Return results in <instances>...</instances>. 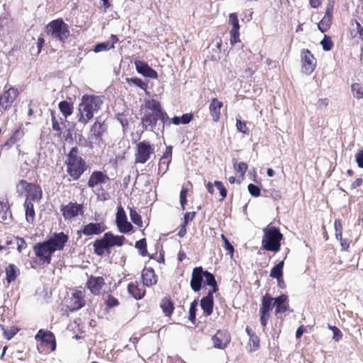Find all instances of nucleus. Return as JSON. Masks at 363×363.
I'll list each match as a JSON object with an SVG mask.
<instances>
[{"label": "nucleus", "mask_w": 363, "mask_h": 363, "mask_svg": "<svg viewBox=\"0 0 363 363\" xmlns=\"http://www.w3.org/2000/svg\"><path fill=\"white\" fill-rule=\"evenodd\" d=\"M68 240V236L64 233H54L48 240L37 243L33 251L42 264H50L52 254L62 250Z\"/></svg>", "instance_id": "obj_1"}, {"label": "nucleus", "mask_w": 363, "mask_h": 363, "mask_svg": "<svg viewBox=\"0 0 363 363\" xmlns=\"http://www.w3.org/2000/svg\"><path fill=\"white\" fill-rule=\"evenodd\" d=\"M102 104L103 101L99 96H83L77 114L78 121L84 125L86 124L94 117V113L99 111Z\"/></svg>", "instance_id": "obj_2"}, {"label": "nucleus", "mask_w": 363, "mask_h": 363, "mask_svg": "<svg viewBox=\"0 0 363 363\" xmlns=\"http://www.w3.org/2000/svg\"><path fill=\"white\" fill-rule=\"evenodd\" d=\"M264 236L262 240V247L264 250L277 252L279 251L283 235L279 230L274 226H269L263 229Z\"/></svg>", "instance_id": "obj_3"}, {"label": "nucleus", "mask_w": 363, "mask_h": 363, "mask_svg": "<svg viewBox=\"0 0 363 363\" xmlns=\"http://www.w3.org/2000/svg\"><path fill=\"white\" fill-rule=\"evenodd\" d=\"M67 172L74 179H77L85 171L86 163L78 156L77 148L73 147L67 155Z\"/></svg>", "instance_id": "obj_4"}, {"label": "nucleus", "mask_w": 363, "mask_h": 363, "mask_svg": "<svg viewBox=\"0 0 363 363\" xmlns=\"http://www.w3.org/2000/svg\"><path fill=\"white\" fill-rule=\"evenodd\" d=\"M46 33L52 38L62 42L69 36V26L61 18L50 22L46 27Z\"/></svg>", "instance_id": "obj_5"}, {"label": "nucleus", "mask_w": 363, "mask_h": 363, "mask_svg": "<svg viewBox=\"0 0 363 363\" xmlns=\"http://www.w3.org/2000/svg\"><path fill=\"white\" fill-rule=\"evenodd\" d=\"M154 152V148L151 146L149 142L142 141L140 142L136 147L135 152V163L144 164L150 157L151 154Z\"/></svg>", "instance_id": "obj_6"}, {"label": "nucleus", "mask_w": 363, "mask_h": 363, "mask_svg": "<svg viewBox=\"0 0 363 363\" xmlns=\"http://www.w3.org/2000/svg\"><path fill=\"white\" fill-rule=\"evenodd\" d=\"M106 130V126L104 123H101L99 121H96L91 128V134L89 137V147L92 148L94 147V144L100 145L102 141V135Z\"/></svg>", "instance_id": "obj_7"}, {"label": "nucleus", "mask_w": 363, "mask_h": 363, "mask_svg": "<svg viewBox=\"0 0 363 363\" xmlns=\"http://www.w3.org/2000/svg\"><path fill=\"white\" fill-rule=\"evenodd\" d=\"M18 94L17 89L10 87L0 95V116L10 108Z\"/></svg>", "instance_id": "obj_8"}, {"label": "nucleus", "mask_w": 363, "mask_h": 363, "mask_svg": "<svg viewBox=\"0 0 363 363\" xmlns=\"http://www.w3.org/2000/svg\"><path fill=\"white\" fill-rule=\"evenodd\" d=\"M301 57V72L306 74H311L315 68L316 60L308 50H303Z\"/></svg>", "instance_id": "obj_9"}, {"label": "nucleus", "mask_w": 363, "mask_h": 363, "mask_svg": "<svg viewBox=\"0 0 363 363\" xmlns=\"http://www.w3.org/2000/svg\"><path fill=\"white\" fill-rule=\"evenodd\" d=\"M213 347L218 350H224L230 344L231 336L225 330H219L211 337Z\"/></svg>", "instance_id": "obj_10"}, {"label": "nucleus", "mask_w": 363, "mask_h": 363, "mask_svg": "<svg viewBox=\"0 0 363 363\" xmlns=\"http://www.w3.org/2000/svg\"><path fill=\"white\" fill-rule=\"evenodd\" d=\"M116 222L121 233H127L133 228L131 223L127 220L125 212L121 206L118 207Z\"/></svg>", "instance_id": "obj_11"}, {"label": "nucleus", "mask_w": 363, "mask_h": 363, "mask_svg": "<svg viewBox=\"0 0 363 363\" xmlns=\"http://www.w3.org/2000/svg\"><path fill=\"white\" fill-rule=\"evenodd\" d=\"M203 276L204 271L203 270L202 267H199L193 269L190 286L194 291H199L201 289L202 283L203 281Z\"/></svg>", "instance_id": "obj_12"}, {"label": "nucleus", "mask_w": 363, "mask_h": 363, "mask_svg": "<svg viewBox=\"0 0 363 363\" xmlns=\"http://www.w3.org/2000/svg\"><path fill=\"white\" fill-rule=\"evenodd\" d=\"M61 211L65 219H72L82 213V206L77 203H69L62 206Z\"/></svg>", "instance_id": "obj_13"}, {"label": "nucleus", "mask_w": 363, "mask_h": 363, "mask_svg": "<svg viewBox=\"0 0 363 363\" xmlns=\"http://www.w3.org/2000/svg\"><path fill=\"white\" fill-rule=\"evenodd\" d=\"M135 66L137 72L145 77L151 79H157L158 77L157 72L144 61L135 60Z\"/></svg>", "instance_id": "obj_14"}, {"label": "nucleus", "mask_w": 363, "mask_h": 363, "mask_svg": "<svg viewBox=\"0 0 363 363\" xmlns=\"http://www.w3.org/2000/svg\"><path fill=\"white\" fill-rule=\"evenodd\" d=\"M108 177L100 171L94 172L88 181V186L94 189L98 186H101L104 184L108 181Z\"/></svg>", "instance_id": "obj_15"}, {"label": "nucleus", "mask_w": 363, "mask_h": 363, "mask_svg": "<svg viewBox=\"0 0 363 363\" xmlns=\"http://www.w3.org/2000/svg\"><path fill=\"white\" fill-rule=\"evenodd\" d=\"M105 285V281L101 277L91 276L86 282L87 288L90 290L91 294L94 295L100 294L103 286Z\"/></svg>", "instance_id": "obj_16"}, {"label": "nucleus", "mask_w": 363, "mask_h": 363, "mask_svg": "<svg viewBox=\"0 0 363 363\" xmlns=\"http://www.w3.org/2000/svg\"><path fill=\"white\" fill-rule=\"evenodd\" d=\"M172 147L169 146L166 148L162 157L160 159L158 164V173L163 175L169 169V164L172 158Z\"/></svg>", "instance_id": "obj_17"}, {"label": "nucleus", "mask_w": 363, "mask_h": 363, "mask_svg": "<svg viewBox=\"0 0 363 363\" xmlns=\"http://www.w3.org/2000/svg\"><path fill=\"white\" fill-rule=\"evenodd\" d=\"M94 252L98 255H103L105 252L109 253V249L111 247L108 240L104 234L101 239L96 240L94 242Z\"/></svg>", "instance_id": "obj_18"}, {"label": "nucleus", "mask_w": 363, "mask_h": 363, "mask_svg": "<svg viewBox=\"0 0 363 363\" xmlns=\"http://www.w3.org/2000/svg\"><path fill=\"white\" fill-rule=\"evenodd\" d=\"M333 5L328 4L325 16L318 23V27L322 33L326 32L330 27L332 23Z\"/></svg>", "instance_id": "obj_19"}, {"label": "nucleus", "mask_w": 363, "mask_h": 363, "mask_svg": "<svg viewBox=\"0 0 363 363\" xmlns=\"http://www.w3.org/2000/svg\"><path fill=\"white\" fill-rule=\"evenodd\" d=\"M156 116L157 113L150 111L145 112L142 118V123L145 130H153L157 121V116Z\"/></svg>", "instance_id": "obj_20"}, {"label": "nucleus", "mask_w": 363, "mask_h": 363, "mask_svg": "<svg viewBox=\"0 0 363 363\" xmlns=\"http://www.w3.org/2000/svg\"><path fill=\"white\" fill-rule=\"evenodd\" d=\"M142 279L143 285L147 286H152L157 281V276L152 268H145L142 271Z\"/></svg>", "instance_id": "obj_21"}, {"label": "nucleus", "mask_w": 363, "mask_h": 363, "mask_svg": "<svg viewBox=\"0 0 363 363\" xmlns=\"http://www.w3.org/2000/svg\"><path fill=\"white\" fill-rule=\"evenodd\" d=\"M213 294L208 292V294L201 300V307L206 315H210L213 308Z\"/></svg>", "instance_id": "obj_22"}, {"label": "nucleus", "mask_w": 363, "mask_h": 363, "mask_svg": "<svg viewBox=\"0 0 363 363\" xmlns=\"http://www.w3.org/2000/svg\"><path fill=\"white\" fill-rule=\"evenodd\" d=\"M223 106V103L214 98L211 100L209 105V111L213 121L218 122L220 119V108Z\"/></svg>", "instance_id": "obj_23"}, {"label": "nucleus", "mask_w": 363, "mask_h": 363, "mask_svg": "<svg viewBox=\"0 0 363 363\" xmlns=\"http://www.w3.org/2000/svg\"><path fill=\"white\" fill-rule=\"evenodd\" d=\"M104 231V225L101 223H89L86 225L82 233L86 235H99Z\"/></svg>", "instance_id": "obj_24"}, {"label": "nucleus", "mask_w": 363, "mask_h": 363, "mask_svg": "<svg viewBox=\"0 0 363 363\" xmlns=\"http://www.w3.org/2000/svg\"><path fill=\"white\" fill-rule=\"evenodd\" d=\"M118 39L116 35H111L109 40L96 45L94 48V51L95 52H99L109 50L110 49L114 48V45L118 42Z\"/></svg>", "instance_id": "obj_25"}, {"label": "nucleus", "mask_w": 363, "mask_h": 363, "mask_svg": "<svg viewBox=\"0 0 363 363\" xmlns=\"http://www.w3.org/2000/svg\"><path fill=\"white\" fill-rule=\"evenodd\" d=\"M71 303L72 311L79 310L84 306V296L81 291H76L72 294Z\"/></svg>", "instance_id": "obj_26"}, {"label": "nucleus", "mask_w": 363, "mask_h": 363, "mask_svg": "<svg viewBox=\"0 0 363 363\" xmlns=\"http://www.w3.org/2000/svg\"><path fill=\"white\" fill-rule=\"evenodd\" d=\"M274 306L276 314L285 312L288 308L287 296L283 294L274 298Z\"/></svg>", "instance_id": "obj_27"}, {"label": "nucleus", "mask_w": 363, "mask_h": 363, "mask_svg": "<svg viewBox=\"0 0 363 363\" xmlns=\"http://www.w3.org/2000/svg\"><path fill=\"white\" fill-rule=\"evenodd\" d=\"M128 291L135 299H141L145 294V291L139 288L137 282L130 283L128 286Z\"/></svg>", "instance_id": "obj_28"}, {"label": "nucleus", "mask_w": 363, "mask_h": 363, "mask_svg": "<svg viewBox=\"0 0 363 363\" xmlns=\"http://www.w3.org/2000/svg\"><path fill=\"white\" fill-rule=\"evenodd\" d=\"M274 306V298L268 294L264 295L262 299V306L260 308V313L269 314L272 310Z\"/></svg>", "instance_id": "obj_29"}, {"label": "nucleus", "mask_w": 363, "mask_h": 363, "mask_svg": "<svg viewBox=\"0 0 363 363\" xmlns=\"http://www.w3.org/2000/svg\"><path fill=\"white\" fill-rule=\"evenodd\" d=\"M25 131L22 126L18 128L10 138L5 143L4 146L11 147L12 145L20 141L24 136Z\"/></svg>", "instance_id": "obj_30"}, {"label": "nucleus", "mask_w": 363, "mask_h": 363, "mask_svg": "<svg viewBox=\"0 0 363 363\" xmlns=\"http://www.w3.org/2000/svg\"><path fill=\"white\" fill-rule=\"evenodd\" d=\"M5 272L6 275V281L8 283H11L15 281L16 277L20 274L18 268L13 264H10L6 268Z\"/></svg>", "instance_id": "obj_31"}, {"label": "nucleus", "mask_w": 363, "mask_h": 363, "mask_svg": "<svg viewBox=\"0 0 363 363\" xmlns=\"http://www.w3.org/2000/svg\"><path fill=\"white\" fill-rule=\"evenodd\" d=\"M24 208L26 211V219L28 223H33L35 220V211L32 202L26 199L24 202Z\"/></svg>", "instance_id": "obj_32"}, {"label": "nucleus", "mask_w": 363, "mask_h": 363, "mask_svg": "<svg viewBox=\"0 0 363 363\" xmlns=\"http://www.w3.org/2000/svg\"><path fill=\"white\" fill-rule=\"evenodd\" d=\"M28 190H34L36 192L35 185L24 180H21L16 185V191L19 194H27Z\"/></svg>", "instance_id": "obj_33"}, {"label": "nucleus", "mask_w": 363, "mask_h": 363, "mask_svg": "<svg viewBox=\"0 0 363 363\" xmlns=\"http://www.w3.org/2000/svg\"><path fill=\"white\" fill-rule=\"evenodd\" d=\"M106 235L109 241L111 247L122 246L125 240V238L123 235H114L111 233H106Z\"/></svg>", "instance_id": "obj_34"}, {"label": "nucleus", "mask_w": 363, "mask_h": 363, "mask_svg": "<svg viewBox=\"0 0 363 363\" xmlns=\"http://www.w3.org/2000/svg\"><path fill=\"white\" fill-rule=\"evenodd\" d=\"M203 279H205L206 283L208 286H212V289L208 292H212V294L216 293L218 290V287L214 276L208 271H204Z\"/></svg>", "instance_id": "obj_35"}, {"label": "nucleus", "mask_w": 363, "mask_h": 363, "mask_svg": "<svg viewBox=\"0 0 363 363\" xmlns=\"http://www.w3.org/2000/svg\"><path fill=\"white\" fill-rule=\"evenodd\" d=\"M193 116L191 113L183 114L181 117L174 116L172 118V123L174 125L188 124L192 120Z\"/></svg>", "instance_id": "obj_36"}, {"label": "nucleus", "mask_w": 363, "mask_h": 363, "mask_svg": "<svg viewBox=\"0 0 363 363\" xmlns=\"http://www.w3.org/2000/svg\"><path fill=\"white\" fill-rule=\"evenodd\" d=\"M160 306L164 312V313L167 316H169L174 310V306L172 302L170 301V299L164 298L162 300Z\"/></svg>", "instance_id": "obj_37"}, {"label": "nucleus", "mask_w": 363, "mask_h": 363, "mask_svg": "<svg viewBox=\"0 0 363 363\" xmlns=\"http://www.w3.org/2000/svg\"><path fill=\"white\" fill-rule=\"evenodd\" d=\"M248 351L252 352L257 350L259 348V338L256 334L252 335L249 337V342L247 344Z\"/></svg>", "instance_id": "obj_38"}, {"label": "nucleus", "mask_w": 363, "mask_h": 363, "mask_svg": "<svg viewBox=\"0 0 363 363\" xmlns=\"http://www.w3.org/2000/svg\"><path fill=\"white\" fill-rule=\"evenodd\" d=\"M59 108L62 115L67 118L72 113L73 107L71 104L66 101L60 102Z\"/></svg>", "instance_id": "obj_39"}, {"label": "nucleus", "mask_w": 363, "mask_h": 363, "mask_svg": "<svg viewBox=\"0 0 363 363\" xmlns=\"http://www.w3.org/2000/svg\"><path fill=\"white\" fill-rule=\"evenodd\" d=\"M127 83L132 86H135L145 91L147 88V84L144 82L142 79L138 77L126 78Z\"/></svg>", "instance_id": "obj_40"}, {"label": "nucleus", "mask_w": 363, "mask_h": 363, "mask_svg": "<svg viewBox=\"0 0 363 363\" xmlns=\"http://www.w3.org/2000/svg\"><path fill=\"white\" fill-rule=\"evenodd\" d=\"M284 261L276 264L271 270L269 276L272 278H280L283 276Z\"/></svg>", "instance_id": "obj_41"}, {"label": "nucleus", "mask_w": 363, "mask_h": 363, "mask_svg": "<svg viewBox=\"0 0 363 363\" xmlns=\"http://www.w3.org/2000/svg\"><path fill=\"white\" fill-rule=\"evenodd\" d=\"M352 94L356 99L363 98V84L360 83H354L351 86Z\"/></svg>", "instance_id": "obj_42"}, {"label": "nucleus", "mask_w": 363, "mask_h": 363, "mask_svg": "<svg viewBox=\"0 0 363 363\" xmlns=\"http://www.w3.org/2000/svg\"><path fill=\"white\" fill-rule=\"evenodd\" d=\"M43 342L46 343L47 346L50 349L52 352L55 350L56 342L55 336L51 332H48V333L45 335V338L43 340Z\"/></svg>", "instance_id": "obj_43"}, {"label": "nucleus", "mask_w": 363, "mask_h": 363, "mask_svg": "<svg viewBox=\"0 0 363 363\" xmlns=\"http://www.w3.org/2000/svg\"><path fill=\"white\" fill-rule=\"evenodd\" d=\"M146 108L150 111H152L151 113H157L162 110L160 103L154 99L147 101L146 102Z\"/></svg>", "instance_id": "obj_44"}, {"label": "nucleus", "mask_w": 363, "mask_h": 363, "mask_svg": "<svg viewBox=\"0 0 363 363\" xmlns=\"http://www.w3.org/2000/svg\"><path fill=\"white\" fill-rule=\"evenodd\" d=\"M135 247L139 250L141 256L145 257L148 255L145 239H141L135 242Z\"/></svg>", "instance_id": "obj_45"}, {"label": "nucleus", "mask_w": 363, "mask_h": 363, "mask_svg": "<svg viewBox=\"0 0 363 363\" xmlns=\"http://www.w3.org/2000/svg\"><path fill=\"white\" fill-rule=\"evenodd\" d=\"M130 217L133 223L138 225L139 227H142L143 222L141 216L137 213L135 210L130 208Z\"/></svg>", "instance_id": "obj_46"}, {"label": "nucleus", "mask_w": 363, "mask_h": 363, "mask_svg": "<svg viewBox=\"0 0 363 363\" xmlns=\"http://www.w3.org/2000/svg\"><path fill=\"white\" fill-rule=\"evenodd\" d=\"M236 128L239 132H241L244 134H248L249 130L247 127L245 122H243L240 120V117L236 118Z\"/></svg>", "instance_id": "obj_47"}, {"label": "nucleus", "mask_w": 363, "mask_h": 363, "mask_svg": "<svg viewBox=\"0 0 363 363\" xmlns=\"http://www.w3.org/2000/svg\"><path fill=\"white\" fill-rule=\"evenodd\" d=\"M156 116H157V121L160 120L164 125H169L172 123V120L169 121L168 115L162 109L160 112L157 113Z\"/></svg>", "instance_id": "obj_48"}, {"label": "nucleus", "mask_w": 363, "mask_h": 363, "mask_svg": "<svg viewBox=\"0 0 363 363\" xmlns=\"http://www.w3.org/2000/svg\"><path fill=\"white\" fill-rule=\"evenodd\" d=\"M36 192L34 190H28V192H27V198L28 200H30V198H32L33 201L35 200H39L41 198V191L40 190V188L35 185Z\"/></svg>", "instance_id": "obj_49"}, {"label": "nucleus", "mask_w": 363, "mask_h": 363, "mask_svg": "<svg viewBox=\"0 0 363 363\" xmlns=\"http://www.w3.org/2000/svg\"><path fill=\"white\" fill-rule=\"evenodd\" d=\"M234 169L243 177L247 170V164L245 162L234 163Z\"/></svg>", "instance_id": "obj_50"}, {"label": "nucleus", "mask_w": 363, "mask_h": 363, "mask_svg": "<svg viewBox=\"0 0 363 363\" xmlns=\"http://www.w3.org/2000/svg\"><path fill=\"white\" fill-rule=\"evenodd\" d=\"M329 329L333 332V340L335 342H339L342 337V332L336 326H328Z\"/></svg>", "instance_id": "obj_51"}, {"label": "nucleus", "mask_w": 363, "mask_h": 363, "mask_svg": "<svg viewBox=\"0 0 363 363\" xmlns=\"http://www.w3.org/2000/svg\"><path fill=\"white\" fill-rule=\"evenodd\" d=\"M229 21L230 23L232 25L231 30H239L240 26L236 13H232L229 15Z\"/></svg>", "instance_id": "obj_52"}, {"label": "nucleus", "mask_w": 363, "mask_h": 363, "mask_svg": "<svg viewBox=\"0 0 363 363\" xmlns=\"http://www.w3.org/2000/svg\"><path fill=\"white\" fill-rule=\"evenodd\" d=\"M1 328L4 331V337L9 340H11L18 331V329L16 327H12L10 330H6L1 325Z\"/></svg>", "instance_id": "obj_53"}, {"label": "nucleus", "mask_w": 363, "mask_h": 363, "mask_svg": "<svg viewBox=\"0 0 363 363\" xmlns=\"http://www.w3.org/2000/svg\"><path fill=\"white\" fill-rule=\"evenodd\" d=\"M323 49L325 51L330 50L333 47V43L330 37L325 35L320 42Z\"/></svg>", "instance_id": "obj_54"}, {"label": "nucleus", "mask_w": 363, "mask_h": 363, "mask_svg": "<svg viewBox=\"0 0 363 363\" xmlns=\"http://www.w3.org/2000/svg\"><path fill=\"white\" fill-rule=\"evenodd\" d=\"M247 189H248V191L250 192V194L254 196V197H257L259 196L260 194V189L259 188L253 184H250L247 186Z\"/></svg>", "instance_id": "obj_55"}, {"label": "nucleus", "mask_w": 363, "mask_h": 363, "mask_svg": "<svg viewBox=\"0 0 363 363\" xmlns=\"http://www.w3.org/2000/svg\"><path fill=\"white\" fill-rule=\"evenodd\" d=\"M214 185L216 186V188L219 190L220 194L222 196V199H224L227 196V190L223 186V183L219 181H215Z\"/></svg>", "instance_id": "obj_56"}, {"label": "nucleus", "mask_w": 363, "mask_h": 363, "mask_svg": "<svg viewBox=\"0 0 363 363\" xmlns=\"http://www.w3.org/2000/svg\"><path fill=\"white\" fill-rule=\"evenodd\" d=\"M186 195H187V189L185 188H182L181 190V192H180L179 199H180L181 206L183 210L185 208V205L187 203Z\"/></svg>", "instance_id": "obj_57"}, {"label": "nucleus", "mask_w": 363, "mask_h": 363, "mask_svg": "<svg viewBox=\"0 0 363 363\" xmlns=\"http://www.w3.org/2000/svg\"><path fill=\"white\" fill-rule=\"evenodd\" d=\"M239 30H230V44L234 45L236 43L240 41L239 39Z\"/></svg>", "instance_id": "obj_58"}, {"label": "nucleus", "mask_w": 363, "mask_h": 363, "mask_svg": "<svg viewBox=\"0 0 363 363\" xmlns=\"http://www.w3.org/2000/svg\"><path fill=\"white\" fill-rule=\"evenodd\" d=\"M106 303L107 306L109 308L114 307V306H116L118 305V300L115 297H113L111 295L108 296Z\"/></svg>", "instance_id": "obj_59"}, {"label": "nucleus", "mask_w": 363, "mask_h": 363, "mask_svg": "<svg viewBox=\"0 0 363 363\" xmlns=\"http://www.w3.org/2000/svg\"><path fill=\"white\" fill-rule=\"evenodd\" d=\"M17 240V250L18 252H21L23 249L26 247V243L25 240L23 238H16Z\"/></svg>", "instance_id": "obj_60"}, {"label": "nucleus", "mask_w": 363, "mask_h": 363, "mask_svg": "<svg viewBox=\"0 0 363 363\" xmlns=\"http://www.w3.org/2000/svg\"><path fill=\"white\" fill-rule=\"evenodd\" d=\"M355 160L360 168H363V150L359 151L355 156Z\"/></svg>", "instance_id": "obj_61"}, {"label": "nucleus", "mask_w": 363, "mask_h": 363, "mask_svg": "<svg viewBox=\"0 0 363 363\" xmlns=\"http://www.w3.org/2000/svg\"><path fill=\"white\" fill-rule=\"evenodd\" d=\"M195 216V212H187L184 214V225H186L187 223L194 219Z\"/></svg>", "instance_id": "obj_62"}, {"label": "nucleus", "mask_w": 363, "mask_h": 363, "mask_svg": "<svg viewBox=\"0 0 363 363\" xmlns=\"http://www.w3.org/2000/svg\"><path fill=\"white\" fill-rule=\"evenodd\" d=\"M334 228L335 233H340V232H342V222L339 219H336L334 222Z\"/></svg>", "instance_id": "obj_63"}, {"label": "nucleus", "mask_w": 363, "mask_h": 363, "mask_svg": "<svg viewBox=\"0 0 363 363\" xmlns=\"http://www.w3.org/2000/svg\"><path fill=\"white\" fill-rule=\"evenodd\" d=\"M224 245H225L224 247H225V250L227 251H228L229 254L232 257L233 255V252H234L233 246L230 244V242L228 240H225V242H224Z\"/></svg>", "instance_id": "obj_64"}]
</instances>
